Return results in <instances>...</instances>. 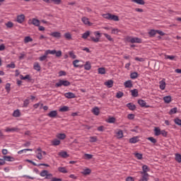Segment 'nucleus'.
I'll use <instances>...</instances> for the list:
<instances>
[{"instance_id": "nucleus-38", "label": "nucleus", "mask_w": 181, "mask_h": 181, "mask_svg": "<svg viewBox=\"0 0 181 181\" xmlns=\"http://www.w3.org/2000/svg\"><path fill=\"white\" fill-rule=\"evenodd\" d=\"M98 74H105L107 73L105 67H100L98 69Z\"/></svg>"}, {"instance_id": "nucleus-10", "label": "nucleus", "mask_w": 181, "mask_h": 181, "mask_svg": "<svg viewBox=\"0 0 181 181\" xmlns=\"http://www.w3.org/2000/svg\"><path fill=\"white\" fill-rule=\"evenodd\" d=\"M49 36H52V37H56V39H60L62 37V33L59 31H55L49 33Z\"/></svg>"}, {"instance_id": "nucleus-58", "label": "nucleus", "mask_w": 181, "mask_h": 181, "mask_svg": "<svg viewBox=\"0 0 181 181\" xmlns=\"http://www.w3.org/2000/svg\"><path fill=\"white\" fill-rule=\"evenodd\" d=\"M69 57L71 58V59H77V56L76 54H74V51H70L69 52Z\"/></svg>"}, {"instance_id": "nucleus-36", "label": "nucleus", "mask_w": 181, "mask_h": 181, "mask_svg": "<svg viewBox=\"0 0 181 181\" xmlns=\"http://www.w3.org/2000/svg\"><path fill=\"white\" fill-rule=\"evenodd\" d=\"M61 141L59 139H54L52 141V145L53 146H59V145H60Z\"/></svg>"}, {"instance_id": "nucleus-25", "label": "nucleus", "mask_w": 181, "mask_h": 181, "mask_svg": "<svg viewBox=\"0 0 181 181\" xmlns=\"http://www.w3.org/2000/svg\"><path fill=\"white\" fill-rule=\"evenodd\" d=\"M92 112H93V115H96V116L100 115V107H94L92 109Z\"/></svg>"}, {"instance_id": "nucleus-35", "label": "nucleus", "mask_w": 181, "mask_h": 181, "mask_svg": "<svg viewBox=\"0 0 181 181\" xmlns=\"http://www.w3.org/2000/svg\"><path fill=\"white\" fill-rule=\"evenodd\" d=\"M12 115L15 117V118L21 117V110H19V109L14 110Z\"/></svg>"}, {"instance_id": "nucleus-9", "label": "nucleus", "mask_w": 181, "mask_h": 181, "mask_svg": "<svg viewBox=\"0 0 181 181\" xmlns=\"http://www.w3.org/2000/svg\"><path fill=\"white\" fill-rule=\"evenodd\" d=\"M64 97L69 100H71V98H77V96H76V94H74L73 92L66 93L64 94Z\"/></svg>"}, {"instance_id": "nucleus-53", "label": "nucleus", "mask_w": 181, "mask_h": 181, "mask_svg": "<svg viewBox=\"0 0 181 181\" xmlns=\"http://www.w3.org/2000/svg\"><path fill=\"white\" fill-rule=\"evenodd\" d=\"M45 53L47 54V56L48 54H54L56 53V49H47L45 51Z\"/></svg>"}, {"instance_id": "nucleus-16", "label": "nucleus", "mask_w": 181, "mask_h": 181, "mask_svg": "<svg viewBox=\"0 0 181 181\" xmlns=\"http://www.w3.org/2000/svg\"><path fill=\"white\" fill-rule=\"evenodd\" d=\"M129 144H136L137 142H139V136H133L129 140Z\"/></svg>"}, {"instance_id": "nucleus-37", "label": "nucleus", "mask_w": 181, "mask_h": 181, "mask_svg": "<svg viewBox=\"0 0 181 181\" xmlns=\"http://www.w3.org/2000/svg\"><path fill=\"white\" fill-rule=\"evenodd\" d=\"M130 93H132V95L133 97H134V98L138 97V95H139L138 89H136V88H134V89H133V90H130Z\"/></svg>"}, {"instance_id": "nucleus-27", "label": "nucleus", "mask_w": 181, "mask_h": 181, "mask_svg": "<svg viewBox=\"0 0 181 181\" xmlns=\"http://www.w3.org/2000/svg\"><path fill=\"white\" fill-rule=\"evenodd\" d=\"M164 59L165 60H175V62H176V56L175 55H168V54H165L164 55Z\"/></svg>"}, {"instance_id": "nucleus-64", "label": "nucleus", "mask_w": 181, "mask_h": 181, "mask_svg": "<svg viewBox=\"0 0 181 181\" xmlns=\"http://www.w3.org/2000/svg\"><path fill=\"white\" fill-rule=\"evenodd\" d=\"M50 181H63V180L62 178H58L56 177H53L51 178Z\"/></svg>"}, {"instance_id": "nucleus-15", "label": "nucleus", "mask_w": 181, "mask_h": 181, "mask_svg": "<svg viewBox=\"0 0 181 181\" xmlns=\"http://www.w3.org/2000/svg\"><path fill=\"white\" fill-rule=\"evenodd\" d=\"M16 21L18 23H23L25 21V15L24 14H21L17 16V20Z\"/></svg>"}, {"instance_id": "nucleus-29", "label": "nucleus", "mask_w": 181, "mask_h": 181, "mask_svg": "<svg viewBox=\"0 0 181 181\" xmlns=\"http://www.w3.org/2000/svg\"><path fill=\"white\" fill-rule=\"evenodd\" d=\"M66 136L64 133H59L58 134H57V138L61 141L66 139Z\"/></svg>"}, {"instance_id": "nucleus-23", "label": "nucleus", "mask_w": 181, "mask_h": 181, "mask_svg": "<svg viewBox=\"0 0 181 181\" xmlns=\"http://www.w3.org/2000/svg\"><path fill=\"white\" fill-rule=\"evenodd\" d=\"M59 112H67V111H70V107L66 105H64L61 107L59 110Z\"/></svg>"}, {"instance_id": "nucleus-1", "label": "nucleus", "mask_w": 181, "mask_h": 181, "mask_svg": "<svg viewBox=\"0 0 181 181\" xmlns=\"http://www.w3.org/2000/svg\"><path fill=\"white\" fill-rule=\"evenodd\" d=\"M77 63H80V60L75 59L72 62V64L75 69H83L84 67L85 70H91V62L87 61L84 65H78Z\"/></svg>"}, {"instance_id": "nucleus-22", "label": "nucleus", "mask_w": 181, "mask_h": 181, "mask_svg": "<svg viewBox=\"0 0 181 181\" xmlns=\"http://www.w3.org/2000/svg\"><path fill=\"white\" fill-rule=\"evenodd\" d=\"M158 33V30L151 29L148 31V35L150 37H155L156 34Z\"/></svg>"}, {"instance_id": "nucleus-12", "label": "nucleus", "mask_w": 181, "mask_h": 181, "mask_svg": "<svg viewBox=\"0 0 181 181\" xmlns=\"http://www.w3.org/2000/svg\"><path fill=\"white\" fill-rule=\"evenodd\" d=\"M126 107L130 110V111H135L136 110V105L132 103H129L126 105Z\"/></svg>"}, {"instance_id": "nucleus-3", "label": "nucleus", "mask_w": 181, "mask_h": 181, "mask_svg": "<svg viewBox=\"0 0 181 181\" xmlns=\"http://www.w3.org/2000/svg\"><path fill=\"white\" fill-rule=\"evenodd\" d=\"M125 42L127 43H142V39L137 37H132V36H127L124 39Z\"/></svg>"}, {"instance_id": "nucleus-50", "label": "nucleus", "mask_w": 181, "mask_h": 181, "mask_svg": "<svg viewBox=\"0 0 181 181\" xmlns=\"http://www.w3.org/2000/svg\"><path fill=\"white\" fill-rule=\"evenodd\" d=\"M64 36L66 40H71L72 39L71 34H70V33H66Z\"/></svg>"}, {"instance_id": "nucleus-4", "label": "nucleus", "mask_w": 181, "mask_h": 181, "mask_svg": "<svg viewBox=\"0 0 181 181\" xmlns=\"http://www.w3.org/2000/svg\"><path fill=\"white\" fill-rule=\"evenodd\" d=\"M71 83L67 80L59 79V81L55 83V87L56 88L62 87V86H64V87H69V86H71Z\"/></svg>"}, {"instance_id": "nucleus-40", "label": "nucleus", "mask_w": 181, "mask_h": 181, "mask_svg": "<svg viewBox=\"0 0 181 181\" xmlns=\"http://www.w3.org/2000/svg\"><path fill=\"white\" fill-rule=\"evenodd\" d=\"M90 35H91V32H90V30H87L82 35L81 37L82 39H87Z\"/></svg>"}, {"instance_id": "nucleus-52", "label": "nucleus", "mask_w": 181, "mask_h": 181, "mask_svg": "<svg viewBox=\"0 0 181 181\" xmlns=\"http://www.w3.org/2000/svg\"><path fill=\"white\" fill-rule=\"evenodd\" d=\"M88 40H92L94 43H98V42H100V37H90V39H88Z\"/></svg>"}, {"instance_id": "nucleus-54", "label": "nucleus", "mask_w": 181, "mask_h": 181, "mask_svg": "<svg viewBox=\"0 0 181 181\" xmlns=\"http://www.w3.org/2000/svg\"><path fill=\"white\" fill-rule=\"evenodd\" d=\"M47 59V55L46 52H45L44 55L40 57L39 60L40 62H45Z\"/></svg>"}, {"instance_id": "nucleus-63", "label": "nucleus", "mask_w": 181, "mask_h": 181, "mask_svg": "<svg viewBox=\"0 0 181 181\" xmlns=\"http://www.w3.org/2000/svg\"><path fill=\"white\" fill-rule=\"evenodd\" d=\"M149 180V178L148 177H146L145 175H142L141 178L139 181H148Z\"/></svg>"}, {"instance_id": "nucleus-41", "label": "nucleus", "mask_w": 181, "mask_h": 181, "mask_svg": "<svg viewBox=\"0 0 181 181\" xmlns=\"http://www.w3.org/2000/svg\"><path fill=\"white\" fill-rule=\"evenodd\" d=\"M30 42H33V38H32L30 36H25L24 37V43H29Z\"/></svg>"}, {"instance_id": "nucleus-61", "label": "nucleus", "mask_w": 181, "mask_h": 181, "mask_svg": "<svg viewBox=\"0 0 181 181\" xmlns=\"http://www.w3.org/2000/svg\"><path fill=\"white\" fill-rule=\"evenodd\" d=\"M5 90H6L7 93H10L11 92V83H7L6 84Z\"/></svg>"}, {"instance_id": "nucleus-56", "label": "nucleus", "mask_w": 181, "mask_h": 181, "mask_svg": "<svg viewBox=\"0 0 181 181\" xmlns=\"http://www.w3.org/2000/svg\"><path fill=\"white\" fill-rule=\"evenodd\" d=\"M124 97V93L122 91H118L116 93V98H122Z\"/></svg>"}, {"instance_id": "nucleus-49", "label": "nucleus", "mask_w": 181, "mask_h": 181, "mask_svg": "<svg viewBox=\"0 0 181 181\" xmlns=\"http://www.w3.org/2000/svg\"><path fill=\"white\" fill-rule=\"evenodd\" d=\"M55 57H62V54H63V52H62V50H56L55 49Z\"/></svg>"}, {"instance_id": "nucleus-45", "label": "nucleus", "mask_w": 181, "mask_h": 181, "mask_svg": "<svg viewBox=\"0 0 181 181\" xmlns=\"http://www.w3.org/2000/svg\"><path fill=\"white\" fill-rule=\"evenodd\" d=\"M49 173V170H42L40 173V175L42 176V177H46L47 175Z\"/></svg>"}, {"instance_id": "nucleus-21", "label": "nucleus", "mask_w": 181, "mask_h": 181, "mask_svg": "<svg viewBox=\"0 0 181 181\" xmlns=\"http://www.w3.org/2000/svg\"><path fill=\"white\" fill-rule=\"evenodd\" d=\"M154 135L156 136H159V135H161L162 130H160V127H155L154 129Z\"/></svg>"}, {"instance_id": "nucleus-7", "label": "nucleus", "mask_w": 181, "mask_h": 181, "mask_svg": "<svg viewBox=\"0 0 181 181\" xmlns=\"http://www.w3.org/2000/svg\"><path fill=\"white\" fill-rule=\"evenodd\" d=\"M137 103L141 108H152V106L146 105V102L142 99H139Z\"/></svg>"}, {"instance_id": "nucleus-6", "label": "nucleus", "mask_w": 181, "mask_h": 181, "mask_svg": "<svg viewBox=\"0 0 181 181\" xmlns=\"http://www.w3.org/2000/svg\"><path fill=\"white\" fill-rule=\"evenodd\" d=\"M151 171V168L146 165H144L142 166V171H140L141 175H143L142 176H146L147 177H149V174L148 172Z\"/></svg>"}, {"instance_id": "nucleus-24", "label": "nucleus", "mask_w": 181, "mask_h": 181, "mask_svg": "<svg viewBox=\"0 0 181 181\" xmlns=\"http://www.w3.org/2000/svg\"><path fill=\"white\" fill-rule=\"evenodd\" d=\"M31 23L34 26L38 27L40 25V20L34 18L32 19Z\"/></svg>"}, {"instance_id": "nucleus-8", "label": "nucleus", "mask_w": 181, "mask_h": 181, "mask_svg": "<svg viewBox=\"0 0 181 181\" xmlns=\"http://www.w3.org/2000/svg\"><path fill=\"white\" fill-rule=\"evenodd\" d=\"M47 117H49V118H56L58 117V118H60V117L57 116V110H52L49 113H47Z\"/></svg>"}, {"instance_id": "nucleus-43", "label": "nucleus", "mask_w": 181, "mask_h": 181, "mask_svg": "<svg viewBox=\"0 0 181 181\" xmlns=\"http://www.w3.org/2000/svg\"><path fill=\"white\" fill-rule=\"evenodd\" d=\"M132 2L137 4V5H145V0H132Z\"/></svg>"}, {"instance_id": "nucleus-2", "label": "nucleus", "mask_w": 181, "mask_h": 181, "mask_svg": "<svg viewBox=\"0 0 181 181\" xmlns=\"http://www.w3.org/2000/svg\"><path fill=\"white\" fill-rule=\"evenodd\" d=\"M103 18L107 19V21H114L115 22L119 21V17L117 15L107 13L102 15Z\"/></svg>"}, {"instance_id": "nucleus-18", "label": "nucleus", "mask_w": 181, "mask_h": 181, "mask_svg": "<svg viewBox=\"0 0 181 181\" xmlns=\"http://www.w3.org/2000/svg\"><path fill=\"white\" fill-rule=\"evenodd\" d=\"M115 121H117V119L115 117L111 116H109L106 119V122H107V124H115Z\"/></svg>"}, {"instance_id": "nucleus-26", "label": "nucleus", "mask_w": 181, "mask_h": 181, "mask_svg": "<svg viewBox=\"0 0 181 181\" xmlns=\"http://www.w3.org/2000/svg\"><path fill=\"white\" fill-rule=\"evenodd\" d=\"M33 69L34 70H36V71H40V70H42V67L40 66V64L37 62L34 63Z\"/></svg>"}, {"instance_id": "nucleus-57", "label": "nucleus", "mask_w": 181, "mask_h": 181, "mask_svg": "<svg viewBox=\"0 0 181 181\" xmlns=\"http://www.w3.org/2000/svg\"><path fill=\"white\" fill-rule=\"evenodd\" d=\"M119 32H121V30H119L118 28H113V29H112L111 33L112 35H118V33H119Z\"/></svg>"}, {"instance_id": "nucleus-32", "label": "nucleus", "mask_w": 181, "mask_h": 181, "mask_svg": "<svg viewBox=\"0 0 181 181\" xmlns=\"http://www.w3.org/2000/svg\"><path fill=\"white\" fill-rule=\"evenodd\" d=\"M25 80H27L28 83H33V81H35L30 74H27L24 76V81Z\"/></svg>"}, {"instance_id": "nucleus-46", "label": "nucleus", "mask_w": 181, "mask_h": 181, "mask_svg": "<svg viewBox=\"0 0 181 181\" xmlns=\"http://www.w3.org/2000/svg\"><path fill=\"white\" fill-rule=\"evenodd\" d=\"M177 107H173L170 109V110L168 112L170 115H173V114H177Z\"/></svg>"}, {"instance_id": "nucleus-20", "label": "nucleus", "mask_w": 181, "mask_h": 181, "mask_svg": "<svg viewBox=\"0 0 181 181\" xmlns=\"http://www.w3.org/2000/svg\"><path fill=\"white\" fill-rule=\"evenodd\" d=\"M18 131H19V128L18 127H13V128L6 127L5 129L6 132H18Z\"/></svg>"}, {"instance_id": "nucleus-62", "label": "nucleus", "mask_w": 181, "mask_h": 181, "mask_svg": "<svg viewBox=\"0 0 181 181\" xmlns=\"http://www.w3.org/2000/svg\"><path fill=\"white\" fill-rule=\"evenodd\" d=\"M84 158H85V159H88V160L93 159V155L88 154V153H85Z\"/></svg>"}, {"instance_id": "nucleus-48", "label": "nucleus", "mask_w": 181, "mask_h": 181, "mask_svg": "<svg viewBox=\"0 0 181 181\" xmlns=\"http://www.w3.org/2000/svg\"><path fill=\"white\" fill-rule=\"evenodd\" d=\"M174 122L175 125H178V127H181V119H180L179 117H176L175 119H174Z\"/></svg>"}, {"instance_id": "nucleus-5", "label": "nucleus", "mask_w": 181, "mask_h": 181, "mask_svg": "<svg viewBox=\"0 0 181 181\" xmlns=\"http://www.w3.org/2000/svg\"><path fill=\"white\" fill-rule=\"evenodd\" d=\"M15 161V158L11 156H4L3 158H1L0 166H4L6 162H13Z\"/></svg>"}, {"instance_id": "nucleus-47", "label": "nucleus", "mask_w": 181, "mask_h": 181, "mask_svg": "<svg viewBox=\"0 0 181 181\" xmlns=\"http://www.w3.org/2000/svg\"><path fill=\"white\" fill-rule=\"evenodd\" d=\"M147 140L150 141V142H151V144H153L154 145L158 142V140H156V139L153 138V136L148 137Z\"/></svg>"}, {"instance_id": "nucleus-13", "label": "nucleus", "mask_w": 181, "mask_h": 181, "mask_svg": "<svg viewBox=\"0 0 181 181\" xmlns=\"http://www.w3.org/2000/svg\"><path fill=\"white\" fill-rule=\"evenodd\" d=\"M163 100L165 104H170V103H172V96L171 95L164 96Z\"/></svg>"}, {"instance_id": "nucleus-42", "label": "nucleus", "mask_w": 181, "mask_h": 181, "mask_svg": "<svg viewBox=\"0 0 181 181\" xmlns=\"http://www.w3.org/2000/svg\"><path fill=\"white\" fill-rule=\"evenodd\" d=\"M58 170L61 173H69V171H67V169H66V167H59Z\"/></svg>"}, {"instance_id": "nucleus-34", "label": "nucleus", "mask_w": 181, "mask_h": 181, "mask_svg": "<svg viewBox=\"0 0 181 181\" xmlns=\"http://www.w3.org/2000/svg\"><path fill=\"white\" fill-rule=\"evenodd\" d=\"M175 160L177 162V163H181V154L179 153H177L175 154Z\"/></svg>"}, {"instance_id": "nucleus-55", "label": "nucleus", "mask_w": 181, "mask_h": 181, "mask_svg": "<svg viewBox=\"0 0 181 181\" xmlns=\"http://www.w3.org/2000/svg\"><path fill=\"white\" fill-rule=\"evenodd\" d=\"M104 36L107 39V40H109V42H114V38L111 37V35L104 33Z\"/></svg>"}, {"instance_id": "nucleus-14", "label": "nucleus", "mask_w": 181, "mask_h": 181, "mask_svg": "<svg viewBox=\"0 0 181 181\" xmlns=\"http://www.w3.org/2000/svg\"><path fill=\"white\" fill-rule=\"evenodd\" d=\"M124 86L125 88H132L134 87V84H132V81L131 80H127L124 83Z\"/></svg>"}, {"instance_id": "nucleus-30", "label": "nucleus", "mask_w": 181, "mask_h": 181, "mask_svg": "<svg viewBox=\"0 0 181 181\" xmlns=\"http://www.w3.org/2000/svg\"><path fill=\"white\" fill-rule=\"evenodd\" d=\"M81 174L84 176H88V175H91V169L86 168L81 172Z\"/></svg>"}, {"instance_id": "nucleus-31", "label": "nucleus", "mask_w": 181, "mask_h": 181, "mask_svg": "<svg viewBox=\"0 0 181 181\" xmlns=\"http://www.w3.org/2000/svg\"><path fill=\"white\" fill-rule=\"evenodd\" d=\"M138 77H139V74L136 71L130 74V78H132V80H135V78H138Z\"/></svg>"}, {"instance_id": "nucleus-60", "label": "nucleus", "mask_w": 181, "mask_h": 181, "mask_svg": "<svg viewBox=\"0 0 181 181\" xmlns=\"http://www.w3.org/2000/svg\"><path fill=\"white\" fill-rule=\"evenodd\" d=\"M98 141V139L97 138V136H90L89 142L94 143V142H97Z\"/></svg>"}, {"instance_id": "nucleus-51", "label": "nucleus", "mask_w": 181, "mask_h": 181, "mask_svg": "<svg viewBox=\"0 0 181 181\" xmlns=\"http://www.w3.org/2000/svg\"><path fill=\"white\" fill-rule=\"evenodd\" d=\"M6 67L8 69H15V67H16V65L15 64V62H11V64L6 65Z\"/></svg>"}, {"instance_id": "nucleus-59", "label": "nucleus", "mask_w": 181, "mask_h": 181, "mask_svg": "<svg viewBox=\"0 0 181 181\" xmlns=\"http://www.w3.org/2000/svg\"><path fill=\"white\" fill-rule=\"evenodd\" d=\"M6 28H8V29H11V28L13 26V23L11 21H8L6 23Z\"/></svg>"}, {"instance_id": "nucleus-11", "label": "nucleus", "mask_w": 181, "mask_h": 181, "mask_svg": "<svg viewBox=\"0 0 181 181\" xmlns=\"http://www.w3.org/2000/svg\"><path fill=\"white\" fill-rule=\"evenodd\" d=\"M105 86L107 87V88H112L114 86V81L112 79L108 80L104 83Z\"/></svg>"}, {"instance_id": "nucleus-17", "label": "nucleus", "mask_w": 181, "mask_h": 181, "mask_svg": "<svg viewBox=\"0 0 181 181\" xmlns=\"http://www.w3.org/2000/svg\"><path fill=\"white\" fill-rule=\"evenodd\" d=\"M82 22L84 23V25H88V26H93V23L90 22L88 18L86 17L82 18Z\"/></svg>"}, {"instance_id": "nucleus-39", "label": "nucleus", "mask_w": 181, "mask_h": 181, "mask_svg": "<svg viewBox=\"0 0 181 181\" xmlns=\"http://www.w3.org/2000/svg\"><path fill=\"white\" fill-rule=\"evenodd\" d=\"M134 156L136 158L139 160H142L144 159V155L141 153H134Z\"/></svg>"}, {"instance_id": "nucleus-28", "label": "nucleus", "mask_w": 181, "mask_h": 181, "mask_svg": "<svg viewBox=\"0 0 181 181\" xmlns=\"http://www.w3.org/2000/svg\"><path fill=\"white\" fill-rule=\"evenodd\" d=\"M159 83H160V86H159L160 89L165 90V88H166V82L165 81V78H163Z\"/></svg>"}, {"instance_id": "nucleus-44", "label": "nucleus", "mask_w": 181, "mask_h": 181, "mask_svg": "<svg viewBox=\"0 0 181 181\" xmlns=\"http://www.w3.org/2000/svg\"><path fill=\"white\" fill-rule=\"evenodd\" d=\"M117 135L118 139H121V138H124V132L122 129H119V131L117 132Z\"/></svg>"}, {"instance_id": "nucleus-19", "label": "nucleus", "mask_w": 181, "mask_h": 181, "mask_svg": "<svg viewBox=\"0 0 181 181\" xmlns=\"http://www.w3.org/2000/svg\"><path fill=\"white\" fill-rule=\"evenodd\" d=\"M59 156H61V158H69L70 155L67 153V151H62L58 153Z\"/></svg>"}, {"instance_id": "nucleus-33", "label": "nucleus", "mask_w": 181, "mask_h": 181, "mask_svg": "<svg viewBox=\"0 0 181 181\" xmlns=\"http://www.w3.org/2000/svg\"><path fill=\"white\" fill-rule=\"evenodd\" d=\"M25 80H27L28 83H33V81H35L30 74H27L24 76V81Z\"/></svg>"}]
</instances>
